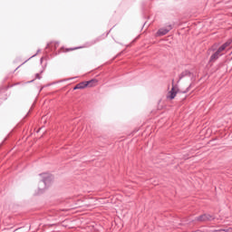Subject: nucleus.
I'll use <instances>...</instances> for the list:
<instances>
[{"label":"nucleus","mask_w":232,"mask_h":232,"mask_svg":"<svg viewBox=\"0 0 232 232\" xmlns=\"http://www.w3.org/2000/svg\"><path fill=\"white\" fill-rule=\"evenodd\" d=\"M43 178L44 179V183L48 184V182H51L52 180V176L48 174H43Z\"/></svg>","instance_id":"39448f33"},{"label":"nucleus","mask_w":232,"mask_h":232,"mask_svg":"<svg viewBox=\"0 0 232 232\" xmlns=\"http://www.w3.org/2000/svg\"><path fill=\"white\" fill-rule=\"evenodd\" d=\"M97 80H91L89 82H82L78 84H76V86L73 88V90H84V88H88V86H90V88H92V86H97Z\"/></svg>","instance_id":"f03ea898"},{"label":"nucleus","mask_w":232,"mask_h":232,"mask_svg":"<svg viewBox=\"0 0 232 232\" xmlns=\"http://www.w3.org/2000/svg\"><path fill=\"white\" fill-rule=\"evenodd\" d=\"M168 32H169V29H160L157 34L158 35H166Z\"/></svg>","instance_id":"423d86ee"},{"label":"nucleus","mask_w":232,"mask_h":232,"mask_svg":"<svg viewBox=\"0 0 232 232\" xmlns=\"http://www.w3.org/2000/svg\"><path fill=\"white\" fill-rule=\"evenodd\" d=\"M213 218V216L209 214H203L196 218L198 222H208V220H211Z\"/></svg>","instance_id":"20e7f679"},{"label":"nucleus","mask_w":232,"mask_h":232,"mask_svg":"<svg viewBox=\"0 0 232 232\" xmlns=\"http://www.w3.org/2000/svg\"><path fill=\"white\" fill-rule=\"evenodd\" d=\"M177 93H179V87H177L175 84H173V82H172V88L168 92L167 99H169V101H173V99H175V97H177Z\"/></svg>","instance_id":"7ed1b4c3"},{"label":"nucleus","mask_w":232,"mask_h":232,"mask_svg":"<svg viewBox=\"0 0 232 232\" xmlns=\"http://www.w3.org/2000/svg\"><path fill=\"white\" fill-rule=\"evenodd\" d=\"M231 43L232 40H228L227 43H225L224 44H222L218 51L211 55L210 57V61H217V59H218V57L224 55V51L226 50V48H227L228 46H231Z\"/></svg>","instance_id":"f257e3e1"}]
</instances>
